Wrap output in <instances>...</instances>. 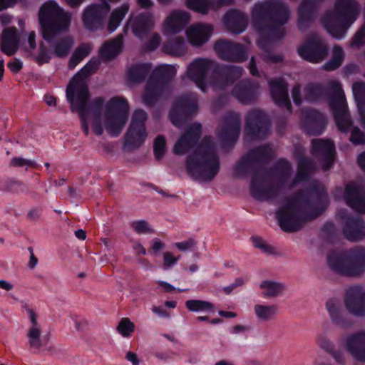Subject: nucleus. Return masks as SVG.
<instances>
[{"instance_id":"1","label":"nucleus","mask_w":365,"mask_h":365,"mask_svg":"<svg viewBox=\"0 0 365 365\" xmlns=\"http://www.w3.org/2000/svg\"><path fill=\"white\" fill-rule=\"evenodd\" d=\"M285 203L276 211V218L282 231L292 233L319 217L329 205L325 188L314 182L298 190L292 197H285Z\"/></svg>"},{"instance_id":"2","label":"nucleus","mask_w":365,"mask_h":365,"mask_svg":"<svg viewBox=\"0 0 365 365\" xmlns=\"http://www.w3.org/2000/svg\"><path fill=\"white\" fill-rule=\"evenodd\" d=\"M71 15L66 12L53 0L44 3L38 12V21L42 30V36L53 48L55 56L63 58L66 57L73 43L70 36L63 37L53 43L58 35L68 30Z\"/></svg>"},{"instance_id":"3","label":"nucleus","mask_w":365,"mask_h":365,"mask_svg":"<svg viewBox=\"0 0 365 365\" xmlns=\"http://www.w3.org/2000/svg\"><path fill=\"white\" fill-rule=\"evenodd\" d=\"M289 16V9L282 0L257 1L251 9L254 29L267 38L276 40L284 38L283 26L287 24Z\"/></svg>"},{"instance_id":"4","label":"nucleus","mask_w":365,"mask_h":365,"mask_svg":"<svg viewBox=\"0 0 365 365\" xmlns=\"http://www.w3.org/2000/svg\"><path fill=\"white\" fill-rule=\"evenodd\" d=\"M307 98L310 101L327 98L335 124L340 132H346L352 125L344 93L340 82L331 81L327 87L312 84L306 88Z\"/></svg>"},{"instance_id":"5","label":"nucleus","mask_w":365,"mask_h":365,"mask_svg":"<svg viewBox=\"0 0 365 365\" xmlns=\"http://www.w3.org/2000/svg\"><path fill=\"white\" fill-rule=\"evenodd\" d=\"M292 174L290 163L285 159H279L271 168L267 175L277 181L275 185L264 186V178L259 170H255L250 182V194L257 201H272L277 198L282 188L287 184Z\"/></svg>"},{"instance_id":"6","label":"nucleus","mask_w":365,"mask_h":365,"mask_svg":"<svg viewBox=\"0 0 365 365\" xmlns=\"http://www.w3.org/2000/svg\"><path fill=\"white\" fill-rule=\"evenodd\" d=\"M185 168L194 180L212 181L220 170V158L214 146L203 143L187 157Z\"/></svg>"},{"instance_id":"7","label":"nucleus","mask_w":365,"mask_h":365,"mask_svg":"<svg viewBox=\"0 0 365 365\" xmlns=\"http://www.w3.org/2000/svg\"><path fill=\"white\" fill-rule=\"evenodd\" d=\"M359 14V6L356 0H336L334 10L327 13L323 21L327 31L334 38L341 39Z\"/></svg>"},{"instance_id":"8","label":"nucleus","mask_w":365,"mask_h":365,"mask_svg":"<svg viewBox=\"0 0 365 365\" xmlns=\"http://www.w3.org/2000/svg\"><path fill=\"white\" fill-rule=\"evenodd\" d=\"M327 263L335 273L347 277H358L365 272V247L356 246L343 254L331 252Z\"/></svg>"},{"instance_id":"9","label":"nucleus","mask_w":365,"mask_h":365,"mask_svg":"<svg viewBox=\"0 0 365 365\" xmlns=\"http://www.w3.org/2000/svg\"><path fill=\"white\" fill-rule=\"evenodd\" d=\"M176 73L175 66L169 64L159 66L153 71L142 96L147 107H153L159 101Z\"/></svg>"},{"instance_id":"10","label":"nucleus","mask_w":365,"mask_h":365,"mask_svg":"<svg viewBox=\"0 0 365 365\" xmlns=\"http://www.w3.org/2000/svg\"><path fill=\"white\" fill-rule=\"evenodd\" d=\"M106 108L107 111L106 129L110 136L117 137L121 133L128 120V101L122 96H115L109 100Z\"/></svg>"},{"instance_id":"11","label":"nucleus","mask_w":365,"mask_h":365,"mask_svg":"<svg viewBox=\"0 0 365 365\" xmlns=\"http://www.w3.org/2000/svg\"><path fill=\"white\" fill-rule=\"evenodd\" d=\"M100 64L99 59L93 57L74 75L68 83L66 90V93L70 98H73L74 93H76L77 97L81 103L86 101L88 95V86L86 78L96 73L98 70Z\"/></svg>"},{"instance_id":"12","label":"nucleus","mask_w":365,"mask_h":365,"mask_svg":"<svg viewBox=\"0 0 365 365\" xmlns=\"http://www.w3.org/2000/svg\"><path fill=\"white\" fill-rule=\"evenodd\" d=\"M147 118L148 114L145 110L138 109L134 111L125 135V145L129 149H138L145 142L148 137L145 127Z\"/></svg>"},{"instance_id":"13","label":"nucleus","mask_w":365,"mask_h":365,"mask_svg":"<svg viewBox=\"0 0 365 365\" xmlns=\"http://www.w3.org/2000/svg\"><path fill=\"white\" fill-rule=\"evenodd\" d=\"M197 101L192 94H183L174 102L169 117L172 123L180 127L192 118L197 112Z\"/></svg>"},{"instance_id":"14","label":"nucleus","mask_w":365,"mask_h":365,"mask_svg":"<svg viewBox=\"0 0 365 365\" xmlns=\"http://www.w3.org/2000/svg\"><path fill=\"white\" fill-rule=\"evenodd\" d=\"M243 71L241 66L221 64L214 61L210 77L211 84L218 88H225L240 78Z\"/></svg>"},{"instance_id":"15","label":"nucleus","mask_w":365,"mask_h":365,"mask_svg":"<svg viewBox=\"0 0 365 365\" xmlns=\"http://www.w3.org/2000/svg\"><path fill=\"white\" fill-rule=\"evenodd\" d=\"M271 121L262 110H252L246 116L245 132L252 139H264L270 132Z\"/></svg>"},{"instance_id":"16","label":"nucleus","mask_w":365,"mask_h":365,"mask_svg":"<svg viewBox=\"0 0 365 365\" xmlns=\"http://www.w3.org/2000/svg\"><path fill=\"white\" fill-rule=\"evenodd\" d=\"M110 11L109 3L101 1L87 6L82 14V21L89 31H97L103 28L104 20Z\"/></svg>"},{"instance_id":"17","label":"nucleus","mask_w":365,"mask_h":365,"mask_svg":"<svg viewBox=\"0 0 365 365\" xmlns=\"http://www.w3.org/2000/svg\"><path fill=\"white\" fill-rule=\"evenodd\" d=\"M214 50L219 58L225 61L242 63L247 59L245 47L239 43L219 40L215 43Z\"/></svg>"},{"instance_id":"18","label":"nucleus","mask_w":365,"mask_h":365,"mask_svg":"<svg viewBox=\"0 0 365 365\" xmlns=\"http://www.w3.org/2000/svg\"><path fill=\"white\" fill-rule=\"evenodd\" d=\"M311 153L322 163L324 170H329L333 166L335 145L332 140L320 138L312 140Z\"/></svg>"},{"instance_id":"19","label":"nucleus","mask_w":365,"mask_h":365,"mask_svg":"<svg viewBox=\"0 0 365 365\" xmlns=\"http://www.w3.org/2000/svg\"><path fill=\"white\" fill-rule=\"evenodd\" d=\"M298 55L304 60L317 63L326 58L328 54L327 47L320 38L312 37L297 48Z\"/></svg>"},{"instance_id":"20","label":"nucleus","mask_w":365,"mask_h":365,"mask_svg":"<svg viewBox=\"0 0 365 365\" xmlns=\"http://www.w3.org/2000/svg\"><path fill=\"white\" fill-rule=\"evenodd\" d=\"M77 96L76 93L73 98H70L69 96L66 94V98L71 105L72 112L76 111L79 113L80 116L83 117L86 116L88 113H91L95 118H101L105 103L103 97L95 98L91 102H89L90 92L88 91L86 101L81 103Z\"/></svg>"},{"instance_id":"21","label":"nucleus","mask_w":365,"mask_h":365,"mask_svg":"<svg viewBox=\"0 0 365 365\" xmlns=\"http://www.w3.org/2000/svg\"><path fill=\"white\" fill-rule=\"evenodd\" d=\"M240 118L234 112L228 113L223 120L218 137L223 145L234 146L240 132Z\"/></svg>"},{"instance_id":"22","label":"nucleus","mask_w":365,"mask_h":365,"mask_svg":"<svg viewBox=\"0 0 365 365\" xmlns=\"http://www.w3.org/2000/svg\"><path fill=\"white\" fill-rule=\"evenodd\" d=\"M214 61L197 58L193 60L188 66L187 76L203 92L206 90V77L207 73L211 71Z\"/></svg>"},{"instance_id":"23","label":"nucleus","mask_w":365,"mask_h":365,"mask_svg":"<svg viewBox=\"0 0 365 365\" xmlns=\"http://www.w3.org/2000/svg\"><path fill=\"white\" fill-rule=\"evenodd\" d=\"M341 218L344 220L342 233L350 242H356L365 238V221L361 216L354 217L341 213Z\"/></svg>"},{"instance_id":"24","label":"nucleus","mask_w":365,"mask_h":365,"mask_svg":"<svg viewBox=\"0 0 365 365\" xmlns=\"http://www.w3.org/2000/svg\"><path fill=\"white\" fill-rule=\"evenodd\" d=\"M344 304L352 315L365 316V289L359 285L349 288L346 292Z\"/></svg>"},{"instance_id":"25","label":"nucleus","mask_w":365,"mask_h":365,"mask_svg":"<svg viewBox=\"0 0 365 365\" xmlns=\"http://www.w3.org/2000/svg\"><path fill=\"white\" fill-rule=\"evenodd\" d=\"M270 96L274 104L285 108L291 113L292 106L288 94V84L282 78H272L268 81Z\"/></svg>"},{"instance_id":"26","label":"nucleus","mask_w":365,"mask_h":365,"mask_svg":"<svg viewBox=\"0 0 365 365\" xmlns=\"http://www.w3.org/2000/svg\"><path fill=\"white\" fill-rule=\"evenodd\" d=\"M128 26H130L135 36L141 40L147 38L154 26L153 14L146 11L135 16H130L125 26V29Z\"/></svg>"},{"instance_id":"27","label":"nucleus","mask_w":365,"mask_h":365,"mask_svg":"<svg viewBox=\"0 0 365 365\" xmlns=\"http://www.w3.org/2000/svg\"><path fill=\"white\" fill-rule=\"evenodd\" d=\"M202 133L200 123L191 125L180 137L173 147L175 155H183L189 152L197 143Z\"/></svg>"},{"instance_id":"28","label":"nucleus","mask_w":365,"mask_h":365,"mask_svg":"<svg viewBox=\"0 0 365 365\" xmlns=\"http://www.w3.org/2000/svg\"><path fill=\"white\" fill-rule=\"evenodd\" d=\"M327 123L324 115L315 109H309L303 112V126L310 135H321L326 128Z\"/></svg>"},{"instance_id":"29","label":"nucleus","mask_w":365,"mask_h":365,"mask_svg":"<svg viewBox=\"0 0 365 365\" xmlns=\"http://www.w3.org/2000/svg\"><path fill=\"white\" fill-rule=\"evenodd\" d=\"M344 196L346 205L354 211L365 213V190L354 182L346 184Z\"/></svg>"},{"instance_id":"30","label":"nucleus","mask_w":365,"mask_h":365,"mask_svg":"<svg viewBox=\"0 0 365 365\" xmlns=\"http://www.w3.org/2000/svg\"><path fill=\"white\" fill-rule=\"evenodd\" d=\"M259 88L257 82L250 79L242 80L235 86L232 95L240 103L248 105L256 101Z\"/></svg>"},{"instance_id":"31","label":"nucleus","mask_w":365,"mask_h":365,"mask_svg":"<svg viewBox=\"0 0 365 365\" xmlns=\"http://www.w3.org/2000/svg\"><path fill=\"white\" fill-rule=\"evenodd\" d=\"M324 0H302L298 8V27H307L317 16L319 4Z\"/></svg>"},{"instance_id":"32","label":"nucleus","mask_w":365,"mask_h":365,"mask_svg":"<svg viewBox=\"0 0 365 365\" xmlns=\"http://www.w3.org/2000/svg\"><path fill=\"white\" fill-rule=\"evenodd\" d=\"M345 347L356 361H365V330L348 335Z\"/></svg>"},{"instance_id":"33","label":"nucleus","mask_w":365,"mask_h":365,"mask_svg":"<svg viewBox=\"0 0 365 365\" xmlns=\"http://www.w3.org/2000/svg\"><path fill=\"white\" fill-rule=\"evenodd\" d=\"M294 158L297 161V171L295 178L289 185V188H292L299 182L307 180L315 171V164L313 160L304 155L302 152L296 150Z\"/></svg>"},{"instance_id":"34","label":"nucleus","mask_w":365,"mask_h":365,"mask_svg":"<svg viewBox=\"0 0 365 365\" xmlns=\"http://www.w3.org/2000/svg\"><path fill=\"white\" fill-rule=\"evenodd\" d=\"M20 34L14 26L5 28L2 31L0 50L8 56L14 55L19 50Z\"/></svg>"},{"instance_id":"35","label":"nucleus","mask_w":365,"mask_h":365,"mask_svg":"<svg viewBox=\"0 0 365 365\" xmlns=\"http://www.w3.org/2000/svg\"><path fill=\"white\" fill-rule=\"evenodd\" d=\"M225 26L234 34L242 33L247 26L248 17L246 14L237 9L228 11L223 19Z\"/></svg>"},{"instance_id":"36","label":"nucleus","mask_w":365,"mask_h":365,"mask_svg":"<svg viewBox=\"0 0 365 365\" xmlns=\"http://www.w3.org/2000/svg\"><path fill=\"white\" fill-rule=\"evenodd\" d=\"M212 33V26L202 24L192 26L186 31L189 42L192 45L197 46L205 43L211 37Z\"/></svg>"},{"instance_id":"37","label":"nucleus","mask_w":365,"mask_h":365,"mask_svg":"<svg viewBox=\"0 0 365 365\" xmlns=\"http://www.w3.org/2000/svg\"><path fill=\"white\" fill-rule=\"evenodd\" d=\"M190 15L183 11H175L167 18L165 23L166 31L177 34L181 31L190 22Z\"/></svg>"},{"instance_id":"38","label":"nucleus","mask_w":365,"mask_h":365,"mask_svg":"<svg viewBox=\"0 0 365 365\" xmlns=\"http://www.w3.org/2000/svg\"><path fill=\"white\" fill-rule=\"evenodd\" d=\"M123 37L118 35L115 38L106 41L99 49V55L103 61L115 59L123 51Z\"/></svg>"},{"instance_id":"39","label":"nucleus","mask_w":365,"mask_h":365,"mask_svg":"<svg viewBox=\"0 0 365 365\" xmlns=\"http://www.w3.org/2000/svg\"><path fill=\"white\" fill-rule=\"evenodd\" d=\"M326 307L331 322L341 328H349L353 325L352 321L345 317L334 299L327 302Z\"/></svg>"},{"instance_id":"40","label":"nucleus","mask_w":365,"mask_h":365,"mask_svg":"<svg viewBox=\"0 0 365 365\" xmlns=\"http://www.w3.org/2000/svg\"><path fill=\"white\" fill-rule=\"evenodd\" d=\"M152 64L150 63H141L132 65L127 71V77L130 82L143 83L150 72Z\"/></svg>"},{"instance_id":"41","label":"nucleus","mask_w":365,"mask_h":365,"mask_svg":"<svg viewBox=\"0 0 365 365\" xmlns=\"http://www.w3.org/2000/svg\"><path fill=\"white\" fill-rule=\"evenodd\" d=\"M163 50L167 54L181 56L187 50L185 41L182 36L170 38L164 43Z\"/></svg>"},{"instance_id":"42","label":"nucleus","mask_w":365,"mask_h":365,"mask_svg":"<svg viewBox=\"0 0 365 365\" xmlns=\"http://www.w3.org/2000/svg\"><path fill=\"white\" fill-rule=\"evenodd\" d=\"M250 159L254 163L264 165L272 158V151L271 147L267 144L259 145L248 153Z\"/></svg>"},{"instance_id":"43","label":"nucleus","mask_w":365,"mask_h":365,"mask_svg":"<svg viewBox=\"0 0 365 365\" xmlns=\"http://www.w3.org/2000/svg\"><path fill=\"white\" fill-rule=\"evenodd\" d=\"M0 191L13 194H27L30 190L28 185L21 181L8 179L0 182Z\"/></svg>"},{"instance_id":"44","label":"nucleus","mask_w":365,"mask_h":365,"mask_svg":"<svg viewBox=\"0 0 365 365\" xmlns=\"http://www.w3.org/2000/svg\"><path fill=\"white\" fill-rule=\"evenodd\" d=\"M129 8L128 4H123L112 11L108 24V29L110 32H113L120 26L122 20L128 12Z\"/></svg>"},{"instance_id":"45","label":"nucleus","mask_w":365,"mask_h":365,"mask_svg":"<svg viewBox=\"0 0 365 365\" xmlns=\"http://www.w3.org/2000/svg\"><path fill=\"white\" fill-rule=\"evenodd\" d=\"M278 307L274 304H255L254 310L257 318L261 322H268L274 319L277 313Z\"/></svg>"},{"instance_id":"46","label":"nucleus","mask_w":365,"mask_h":365,"mask_svg":"<svg viewBox=\"0 0 365 365\" xmlns=\"http://www.w3.org/2000/svg\"><path fill=\"white\" fill-rule=\"evenodd\" d=\"M91 51V47L88 44H81L71 55L68 63V67L69 69H74L76 66L88 56Z\"/></svg>"},{"instance_id":"47","label":"nucleus","mask_w":365,"mask_h":365,"mask_svg":"<svg viewBox=\"0 0 365 365\" xmlns=\"http://www.w3.org/2000/svg\"><path fill=\"white\" fill-rule=\"evenodd\" d=\"M344 59V52L339 46H335L333 48L332 56L324 65V69L327 71H333L339 68Z\"/></svg>"},{"instance_id":"48","label":"nucleus","mask_w":365,"mask_h":365,"mask_svg":"<svg viewBox=\"0 0 365 365\" xmlns=\"http://www.w3.org/2000/svg\"><path fill=\"white\" fill-rule=\"evenodd\" d=\"M259 287L264 289L263 296L265 297H275L279 296L284 289L282 283L271 280H264L261 282Z\"/></svg>"},{"instance_id":"49","label":"nucleus","mask_w":365,"mask_h":365,"mask_svg":"<svg viewBox=\"0 0 365 365\" xmlns=\"http://www.w3.org/2000/svg\"><path fill=\"white\" fill-rule=\"evenodd\" d=\"M185 307L192 312H214V304L210 302L200 299H189L185 302Z\"/></svg>"},{"instance_id":"50","label":"nucleus","mask_w":365,"mask_h":365,"mask_svg":"<svg viewBox=\"0 0 365 365\" xmlns=\"http://www.w3.org/2000/svg\"><path fill=\"white\" fill-rule=\"evenodd\" d=\"M352 91L359 109L365 108V83L363 81L354 83Z\"/></svg>"},{"instance_id":"51","label":"nucleus","mask_w":365,"mask_h":365,"mask_svg":"<svg viewBox=\"0 0 365 365\" xmlns=\"http://www.w3.org/2000/svg\"><path fill=\"white\" fill-rule=\"evenodd\" d=\"M254 163L248 153L247 155L243 156L235 165L233 168L234 175L236 177L242 176L246 174L251 168V164Z\"/></svg>"},{"instance_id":"52","label":"nucleus","mask_w":365,"mask_h":365,"mask_svg":"<svg viewBox=\"0 0 365 365\" xmlns=\"http://www.w3.org/2000/svg\"><path fill=\"white\" fill-rule=\"evenodd\" d=\"M166 140L163 135H158L153 143V153L157 160H161L166 151Z\"/></svg>"},{"instance_id":"53","label":"nucleus","mask_w":365,"mask_h":365,"mask_svg":"<svg viewBox=\"0 0 365 365\" xmlns=\"http://www.w3.org/2000/svg\"><path fill=\"white\" fill-rule=\"evenodd\" d=\"M186 6L188 9L205 14L210 7V0H186Z\"/></svg>"},{"instance_id":"54","label":"nucleus","mask_w":365,"mask_h":365,"mask_svg":"<svg viewBox=\"0 0 365 365\" xmlns=\"http://www.w3.org/2000/svg\"><path fill=\"white\" fill-rule=\"evenodd\" d=\"M51 58L52 56L48 48L43 42H41L39 44L38 53L34 57V61L38 66H42L49 63Z\"/></svg>"},{"instance_id":"55","label":"nucleus","mask_w":365,"mask_h":365,"mask_svg":"<svg viewBox=\"0 0 365 365\" xmlns=\"http://www.w3.org/2000/svg\"><path fill=\"white\" fill-rule=\"evenodd\" d=\"M130 227L138 235H146L154 232V230L145 220L133 221L130 223Z\"/></svg>"},{"instance_id":"56","label":"nucleus","mask_w":365,"mask_h":365,"mask_svg":"<svg viewBox=\"0 0 365 365\" xmlns=\"http://www.w3.org/2000/svg\"><path fill=\"white\" fill-rule=\"evenodd\" d=\"M134 329L135 325L128 318L121 319L117 327L118 331L124 337L130 336Z\"/></svg>"},{"instance_id":"57","label":"nucleus","mask_w":365,"mask_h":365,"mask_svg":"<svg viewBox=\"0 0 365 365\" xmlns=\"http://www.w3.org/2000/svg\"><path fill=\"white\" fill-rule=\"evenodd\" d=\"M41 330L37 327H31L28 332L30 346L36 349H40L42 346L41 341Z\"/></svg>"},{"instance_id":"58","label":"nucleus","mask_w":365,"mask_h":365,"mask_svg":"<svg viewBox=\"0 0 365 365\" xmlns=\"http://www.w3.org/2000/svg\"><path fill=\"white\" fill-rule=\"evenodd\" d=\"M252 240L253 245L255 247L260 249L264 253L269 255L274 253V248L272 246L266 244L261 237H252Z\"/></svg>"},{"instance_id":"59","label":"nucleus","mask_w":365,"mask_h":365,"mask_svg":"<svg viewBox=\"0 0 365 365\" xmlns=\"http://www.w3.org/2000/svg\"><path fill=\"white\" fill-rule=\"evenodd\" d=\"M161 42V38L157 33L154 34L152 38L148 40L143 46V48L147 51H153L156 50Z\"/></svg>"},{"instance_id":"60","label":"nucleus","mask_w":365,"mask_h":365,"mask_svg":"<svg viewBox=\"0 0 365 365\" xmlns=\"http://www.w3.org/2000/svg\"><path fill=\"white\" fill-rule=\"evenodd\" d=\"M11 165L16 168H22L24 166L33 168L36 165V163L23 158L14 157L11 160Z\"/></svg>"},{"instance_id":"61","label":"nucleus","mask_w":365,"mask_h":365,"mask_svg":"<svg viewBox=\"0 0 365 365\" xmlns=\"http://www.w3.org/2000/svg\"><path fill=\"white\" fill-rule=\"evenodd\" d=\"M351 45L357 47L365 45V24L355 34Z\"/></svg>"},{"instance_id":"62","label":"nucleus","mask_w":365,"mask_h":365,"mask_svg":"<svg viewBox=\"0 0 365 365\" xmlns=\"http://www.w3.org/2000/svg\"><path fill=\"white\" fill-rule=\"evenodd\" d=\"M180 257H174L173 255L170 252H165L163 254V269H168L171 267L174 266L179 260Z\"/></svg>"},{"instance_id":"63","label":"nucleus","mask_w":365,"mask_h":365,"mask_svg":"<svg viewBox=\"0 0 365 365\" xmlns=\"http://www.w3.org/2000/svg\"><path fill=\"white\" fill-rule=\"evenodd\" d=\"M318 343L320 347L330 354L334 349V344L325 336H320L318 339Z\"/></svg>"},{"instance_id":"64","label":"nucleus","mask_w":365,"mask_h":365,"mask_svg":"<svg viewBox=\"0 0 365 365\" xmlns=\"http://www.w3.org/2000/svg\"><path fill=\"white\" fill-rule=\"evenodd\" d=\"M322 231L327 234L329 237H333L336 235V229L334 223L331 221L326 222L322 227Z\"/></svg>"}]
</instances>
